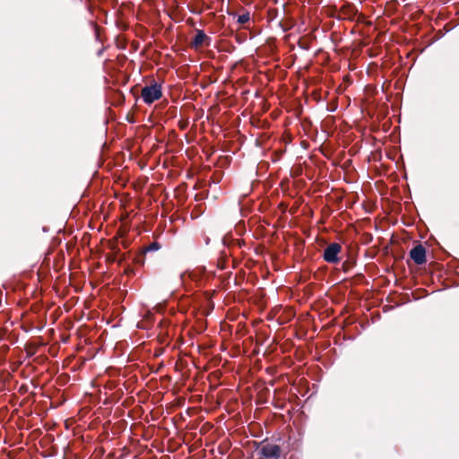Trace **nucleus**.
Instances as JSON below:
<instances>
[{
	"label": "nucleus",
	"instance_id": "5",
	"mask_svg": "<svg viewBox=\"0 0 459 459\" xmlns=\"http://www.w3.org/2000/svg\"><path fill=\"white\" fill-rule=\"evenodd\" d=\"M205 39H208V37L206 36V34L203 30H198L196 31V34H195L193 41H192V45L195 48H198L204 44Z\"/></svg>",
	"mask_w": 459,
	"mask_h": 459
},
{
	"label": "nucleus",
	"instance_id": "2",
	"mask_svg": "<svg viewBox=\"0 0 459 459\" xmlns=\"http://www.w3.org/2000/svg\"><path fill=\"white\" fill-rule=\"evenodd\" d=\"M341 251L342 246L339 243H331L325 248L323 258L329 264H336L340 262L339 254Z\"/></svg>",
	"mask_w": 459,
	"mask_h": 459
},
{
	"label": "nucleus",
	"instance_id": "7",
	"mask_svg": "<svg viewBox=\"0 0 459 459\" xmlns=\"http://www.w3.org/2000/svg\"><path fill=\"white\" fill-rule=\"evenodd\" d=\"M160 248V245L157 242L152 243L147 248V251H156Z\"/></svg>",
	"mask_w": 459,
	"mask_h": 459
},
{
	"label": "nucleus",
	"instance_id": "1",
	"mask_svg": "<svg viewBox=\"0 0 459 459\" xmlns=\"http://www.w3.org/2000/svg\"><path fill=\"white\" fill-rule=\"evenodd\" d=\"M141 95L144 103L150 105L162 97L161 85L153 82L151 85L144 86L142 89Z\"/></svg>",
	"mask_w": 459,
	"mask_h": 459
},
{
	"label": "nucleus",
	"instance_id": "6",
	"mask_svg": "<svg viewBox=\"0 0 459 459\" xmlns=\"http://www.w3.org/2000/svg\"><path fill=\"white\" fill-rule=\"evenodd\" d=\"M250 20V14L248 12H246L243 14L238 15V22L240 24H244Z\"/></svg>",
	"mask_w": 459,
	"mask_h": 459
},
{
	"label": "nucleus",
	"instance_id": "3",
	"mask_svg": "<svg viewBox=\"0 0 459 459\" xmlns=\"http://www.w3.org/2000/svg\"><path fill=\"white\" fill-rule=\"evenodd\" d=\"M259 455L266 459H279L281 450L278 445L266 443L259 448Z\"/></svg>",
	"mask_w": 459,
	"mask_h": 459
},
{
	"label": "nucleus",
	"instance_id": "4",
	"mask_svg": "<svg viewBox=\"0 0 459 459\" xmlns=\"http://www.w3.org/2000/svg\"><path fill=\"white\" fill-rule=\"evenodd\" d=\"M410 256L416 264H423L426 262V249L422 245L415 246L410 251Z\"/></svg>",
	"mask_w": 459,
	"mask_h": 459
}]
</instances>
